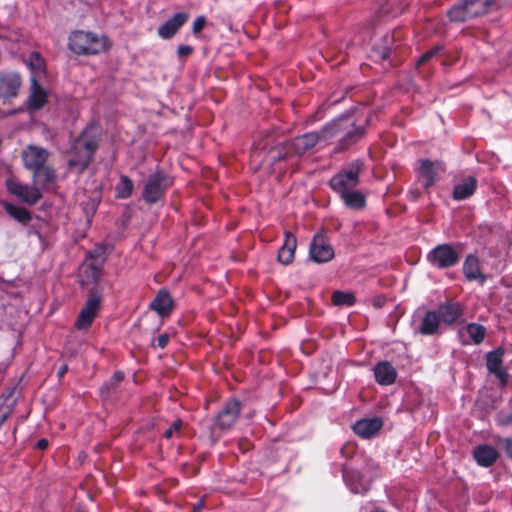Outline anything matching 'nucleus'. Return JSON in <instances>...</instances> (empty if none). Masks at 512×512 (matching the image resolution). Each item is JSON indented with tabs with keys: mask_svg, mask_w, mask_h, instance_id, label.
<instances>
[{
	"mask_svg": "<svg viewBox=\"0 0 512 512\" xmlns=\"http://www.w3.org/2000/svg\"><path fill=\"white\" fill-rule=\"evenodd\" d=\"M460 252L461 248L457 250L451 244H439L427 254V261L439 269L450 268L459 262Z\"/></svg>",
	"mask_w": 512,
	"mask_h": 512,
	"instance_id": "9d476101",
	"label": "nucleus"
},
{
	"mask_svg": "<svg viewBox=\"0 0 512 512\" xmlns=\"http://www.w3.org/2000/svg\"><path fill=\"white\" fill-rule=\"evenodd\" d=\"M27 65L36 79L45 74V61L38 52H31L27 59Z\"/></svg>",
	"mask_w": 512,
	"mask_h": 512,
	"instance_id": "7c9ffc66",
	"label": "nucleus"
},
{
	"mask_svg": "<svg viewBox=\"0 0 512 512\" xmlns=\"http://www.w3.org/2000/svg\"><path fill=\"white\" fill-rule=\"evenodd\" d=\"M68 371V366L66 364H63L59 370H58V377L61 378L64 376V374Z\"/></svg>",
	"mask_w": 512,
	"mask_h": 512,
	"instance_id": "c03bdc74",
	"label": "nucleus"
},
{
	"mask_svg": "<svg viewBox=\"0 0 512 512\" xmlns=\"http://www.w3.org/2000/svg\"><path fill=\"white\" fill-rule=\"evenodd\" d=\"M476 188L477 180L469 176L454 186L452 196L455 200H465L474 194Z\"/></svg>",
	"mask_w": 512,
	"mask_h": 512,
	"instance_id": "cd10ccee",
	"label": "nucleus"
},
{
	"mask_svg": "<svg viewBox=\"0 0 512 512\" xmlns=\"http://www.w3.org/2000/svg\"><path fill=\"white\" fill-rule=\"evenodd\" d=\"M355 296L352 293L342 292V291H335L332 294V302L334 305L337 306H352L355 304Z\"/></svg>",
	"mask_w": 512,
	"mask_h": 512,
	"instance_id": "72a5a7b5",
	"label": "nucleus"
},
{
	"mask_svg": "<svg viewBox=\"0 0 512 512\" xmlns=\"http://www.w3.org/2000/svg\"><path fill=\"white\" fill-rule=\"evenodd\" d=\"M241 403L232 398L228 400L215 417L214 427L219 430L230 429L239 417Z\"/></svg>",
	"mask_w": 512,
	"mask_h": 512,
	"instance_id": "9b49d317",
	"label": "nucleus"
},
{
	"mask_svg": "<svg viewBox=\"0 0 512 512\" xmlns=\"http://www.w3.org/2000/svg\"><path fill=\"white\" fill-rule=\"evenodd\" d=\"M459 336L463 345H468L471 342L478 345L486 336V328L478 323H469L464 329L459 330Z\"/></svg>",
	"mask_w": 512,
	"mask_h": 512,
	"instance_id": "6ab92c4d",
	"label": "nucleus"
},
{
	"mask_svg": "<svg viewBox=\"0 0 512 512\" xmlns=\"http://www.w3.org/2000/svg\"><path fill=\"white\" fill-rule=\"evenodd\" d=\"M48 444H49V443H48V440H46V439H40V440H38V441H37L36 446H37L39 449L44 450V449H46V448L48 447Z\"/></svg>",
	"mask_w": 512,
	"mask_h": 512,
	"instance_id": "37998d69",
	"label": "nucleus"
},
{
	"mask_svg": "<svg viewBox=\"0 0 512 512\" xmlns=\"http://www.w3.org/2000/svg\"><path fill=\"white\" fill-rule=\"evenodd\" d=\"M463 274L468 281H479L483 284L487 277L482 273L480 260L475 254H469L463 263Z\"/></svg>",
	"mask_w": 512,
	"mask_h": 512,
	"instance_id": "a211bd4d",
	"label": "nucleus"
},
{
	"mask_svg": "<svg viewBox=\"0 0 512 512\" xmlns=\"http://www.w3.org/2000/svg\"><path fill=\"white\" fill-rule=\"evenodd\" d=\"M68 48L77 55H96L106 50V38L76 30L69 35Z\"/></svg>",
	"mask_w": 512,
	"mask_h": 512,
	"instance_id": "423d86ee",
	"label": "nucleus"
},
{
	"mask_svg": "<svg viewBox=\"0 0 512 512\" xmlns=\"http://www.w3.org/2000/svg\"><path fill=\"white\" fill-rule=\"evenodd\" d=\"M99 147V139L92 134V128L84 129L71 145V157L68 161L70 169H77L82 173L92 162L94 154Z\"/></svg>",
	"mask_w": 512,
	"mask_h": 512,
	"instance_id": "7ed1b4c3",
	"label": "nucleus"
},
{
	"mask_svg": "<svg viewBox=\"0 0 512 512\" xmlns=\"http://www.w3.org/2000/svg\"><path fill=\"white\" fill-rule=\"evenodd\" d=\"M473 457L479 466L490 467L497 461L499 453L494 447L483 444L475 447Z\"/></svg>",
	"mask_w": 512,
	"mask_h": 512,
	"instance_id": "b1692460",
	"label": "nucleus"
},
{
	"mask_svg": "<svg viewBox=\"0 0 512 512\" xmlns=\"http://www.w3.org/2000/svg\"><path fill=\"white\" fill-rule=\"evenodd\" d=\"M193 52V47L190 45H179L177 49V54L180 58H185L191 55Z\"/></svg>",
	"mask_w": 512,
	"mask_h": 512,
	"instance_id": "58836bf2",
	"label": "nucleus"
},
{
	"mask_svg": "<svg viewBox=\"0 0 512 512\" xmlns=\"http://www.w3.org/2000/svg\"><path fill=\"white\" fill-rule=\"evenodd\" d=\"M440 49H441L440 47L436 46V47L430 49L429 51L425 52L424 54H422L421 57L417 61V65H422V64L426 63L427 61H429L440 51Z\"/></svg>",
	"mask_w": 512,
	"mask_h": 512,
	"instance_id": "e433bc0d",
	"label": "nucleus"
},
{
	"mask_svg": "<svg viewBox=\"0 0 512 512\" xmlns=\"http://www.w3.org/2000/svg\"><path fill=\"white\" fill-rule=\"evenodd\" d=\"M343 477L346 481H350L351 479L350 472L345 467L343 468Z\"/></svg>",
	"mask_w": 512,
	"mask_h": 512,
	"instance_id": "a18cd8bd",
	"label": "nucleus"
},
{
	"mask_svg": "<svg viewBox=\"0 0 512 512\" xmlns=\"http://www.w3.org/2000/svg\"><path fill=\"white\" fill-rule=\"evenodd\" d=\"M5 210L12 218L20 223L26 224L31 220L30 212L24 207L8 203L5 205Z\"/></svg>",
	"mask_w": 512,
	"mask_h": 512,
	"instance_id": "473e14b6",
	"label": "nucleus"
},
{
	"mask_svg": "<svg viewBox=\"0 0 512 512\" xmlns=\"http://www.w3.org/2000/svg\"><path fill=\"white\" fill-rule=\"evenodd\" d=\"M442 171L443 168L440 162H432L428 159L421 160L418 169L419 181L425 189H429L436 184Z\"/></svg>",
	"mask_w": 512,
	"mask_h": 512,
	"instance_id": "4468645a",
	"label": "nucleus"
},
{
	"mask_svg": "<svg viewBox=\"0 0 512 512\" xmlns=\"http://www.w3.org/2000/svg\"><path fill=\"white\" fill-rule=\"evenodd\" d=\"M173 299L167 290L161 289L150 303V308L161 317H167L172 313Z\"/></svg>",
	"mask_w": 512,
	"mask_h": 512,
	"instance_id": "412c9836",
	"label": "nucleus"
},
{
	"mask_svg": "<svg viewBox=\"0 0 512 512\" xmlns=\"http://www.w3.org/2000/svg\"><path fill=\"white\" fill-rule=\"evenodd\" d=\"M183 425V422L181 419H176L172 425L164 432L163 436L166 438V439H170L173 437V435L176 433V432H179L181 427Z\"/></svg>",
	"mask_w": 512,
	"mask_h": 512,
	"instance_id": "c9c22d12",
	"label": "nucleus"
},
{
	"mask_svg": "<svg viewBox=\"0 0 512 512\" xmlns=\"http://www.w3.org/2000/svg\"><path fill=\"white\" fill-rule=\"evenodd\" d=\"M340 197L345 205L352 209H362L366 203L365 196L355 188L340 194Z\"/></svg>",
	"mask_w": 512,
	"mask_h": 512,
	"instance_id": "c756f323",
	"label": "nucleus"
},
{
	"mask_svg": "<svg viewBox=\"0 0 512 512\" xmlns=\"http://www.w3.org/2000/svg\"><path fill=\"white\" fill-rule=\"evenodd\" d=\"M21 77L16 72L0 73V97H15L21 87Z\"/></svg>",
	"mask_w": 512,
	"mask_h": 512,
	"instance_id": "dca6fc26",
	"label": "nucleus"
},
{
	"mask_svg": "<svg viewBox=\"0 0 512 512\" xmlns=\"http://www.w3.org/2000/svg\"><path fill=\"white\" fill-rule=\"evenodd\" d=\"M375 380L378 384L388 386L395 382L397 371L388 361L377 363L373 369Z\"/></svg>",
	"mask_w": 512,
	"mask_h": 512,
	"instance_id": "4be33fe9",
	"label": "nucleus"
},
{
	"mask_svg": "<svg viewBox=\"0 0 512 512\" xmlns=\"http://www.w3.org/2000/svg\"><path fill=\"white\" fill-rule=\"evenodd\" d=\"M206 24V18L204 16H198L192 26V31L194 34H198L204 28Z\"/></svg>",
	"mask_w": 512,
	"mask_h": 512,
	"instance_id": "4c0bfd02",
	"label": "nucleus"
},
{
	"mask_svg": "<svg viewBox=\"0 0 512 512\" xmlns=\"http://www.w3.org/2000/svg\"><path fill=\"white\" fill-rule=\"evenodd\" d=\"M102 273V264H84L81 270L82 284L97 283Z\"/></svg>",
	"mask_w": 512,
	"mask_h": 512,
	"instance_id": "c85d7f7f",
	"label": "nucleus"
},
{
	"mask_svg": "<svg viewBox=\"0 0 512 512\" xmlns=\"http://www.w3.org/2000/svg\"><path fill=\"white\" fill-rule=\"evenodd\" d=\"M172 183V178L165 171L157 169L148 177L144 185L142 192L144 201L148 204L157 203L164 197Z\"/></svg>",
	"mask_w": 512,
	"mask_h": 512,
	"instance_id": "0eeeda50",
	"label": "nucleus"
},
{
	"mask_svg": "<svg viewBox=\"0 0 512 512\" xmlns=\"http://www.w3.org/2000/svg\"><path fill=\"white\" fill-rule=\"evenodd\" d=\"M101 300L102 292L96 287L91 288L88 298L75 321L74 326L77 330L82 331L90 328L100 310Z\"/></svg>",
	"mask_w": 512,
	"mask_h": 512,
	"instance_id": "1a4fd4ad",
	"label": "nucleus"
},
{
	"mask_svg": "<svg viewBox=\"0 0 512 512\" xmlns=\"http://www.w3.org/2000/svg\"><path fill=\"white\" fill-rule=\"evenodd\" d=\"M383 422L380 418H365L358 420L353 425V431L358 436L369 439L373 437L382 427Z\"/></svg>",
	"mask_w": 512,
	"mask_h": 512,
	"instance_id": "aec40b11",
	"label": "nucleus"
},
{
	"mask_svg": "<svg viewBox=\"0 0 512 512\" xmlns=\"http://www.w3.org/2000/svg\"><path fill=\"white\" fill-rule=\"evenodd\" d=\"M123 379L124 373L122 371L114 372L110 380L102 386L101 391L104 392L105 390H109L111 387L120 383Z\"/></svg>",
	"mask_w": 512,
	"mask_h": 512,
	"instance_id": "f704fd0d",
	"label": "nucleus"
},
{
	"mask_svg": "<svg viewBox=\"0 0 512 512\" xmlns=\"http://www.w3.org/2000/svg\"><path fill=\"white\" fill-rule=\"evenodd\" d=\"M363 166L364 164L361 160H354L347 168L341 170L330 179V187L339 195L356 188Z\"/></svg>",
	"mask_w": 512,
	"mask_h": 512,
	"instance_id": "6e6552de",
	"label": "nucleus"
},
{
	"mask_svg": "<svg viewBox=\"0 0 512 512\" xmlns=\"http://www.w3.org/2000/svg\"><path fill=\"white\" fill-rule=\"evenodd\" d=\"M285 240L278 251V261L284 265L292 263L297 247L296 237L289 231H285Z\"/></svg>",
	"mask_w": 512,
	"mask_h": 512,
	"instance_id": "a878e982",
	"label": "nucleus"
},
{
	"mask_svg": "<svg viewBox=\"0 0 512 512\" xmlns=\"http://www.w3.org/2000/svg\"><path fill=\"white\" fill-rule=\"evenodd\" d=\"M31 87H30V95L28 98L29 108L33 110H38L42 108L46 101L48 94L46 90L38 83V80L35 76H31Z\"/></svg>",
	"mask_w": 512,
	"mask_h": 512,
	"instance_id": "393cba45",
	"label": "nucleus"
},
{
	"mask_svg": "<svg viewBox=\"0 0 512 512\" xmlns=\"http://www.w3.org/2000/svg\"><path fill=\"white\" fill-rule=\"evenodd\" d=\"M500 424L502 425H512V414L503 415L500 418Z\"/></svg>",
	"mask_w": 512,
	"mask_h": 512,
	"instance_id": "79ce46f5",
	"label": "nucleus"
},
{
	"mask_svg": "<svg viewBox=\"0 0 512 512\" xmlns=\"http://www.w3.org/2000/svg\"><path fill=\"white\" fill-rule=\"evenodd\" d=\"M504 351L501 348L490 351L486 354V367L490 374L497 377L500 383L504 386L508 382V373L502 366V358Z\"/></svg>",
	"mask_w": 512,
	"mask_h": 512,
	"instance_id": "2eb2a0df",
	"label": "nucleus"
},
{
	"mask_svg": "<svg viewBox=\"0 0 512 512\" xmlns=\"http://www.w3.org/2000/svg\"><path fill=\"white\" fill-rule=\"evenodd\" d=\"M327 143L328 140L323 127L319 132L305 133L295 137L283 147L271 149L268 153V160L279 161L286 158L290 153L301 156L311 151L317 144L326 145Z\"/></svg>",
	"mask_w": 512,
	"mask_h": 512,
	"instance_id": "20e7f679",
	"label": "nucleus"
},
{
	"mask_svg": "<svg viewBox=\"0 0 512 512\" xmlns=\"http://www.w3.org/2000/svg\"><path fill=\"white\" fill-rule=\"evenodd\" d=\"M310 258L316 263H326L334 258V250L321 233L315 234L309 248Z\"/></svg>",
	"mask_w": 512,
	"mask_h": 512,
	"instance_id": "ddd939ff",
	"label": "nucleus"
},
{
	"mask_svg": "<svg viewBox=\"0 0 512 512\" xmlns=\"http://www.w3.org/2000/svg\"><path fill=\"white\" fill-rule=\"evenodd\" d=\"M193 512H197V510L195 509Z\"/></svg>",
	"mask_w": 512,
	"mask_h": 512,
	"instance_id": "49530a36",
	"label": "nucleus"
},
{
	"mask_svg": "<svg viewBox=\"0 0 512 512\" xmlns=\"http://www.w3.org/2000/svg\"><path fill=\"white\" fill-rule=\"evenodd\" d=\"M440 319L436 311H427L420 325L416 328V332L422 335H434L438 333Z\"/></svg>",
	"mask_w": 512,
	"mask_h": 512,
	"instance_id": "bb28decb",
	"label": "nucleus"
},
{
	"mask_svg": "<svg viewBox=\"0 0 512 512\" xmlns=\"http://www.w3.org/2000/svg\"><path fill=\"white\" fill-rule=\"evenodd\" d=\"M189 14L186 12H179L174 14L165 23L159 26L157 33L162 39H171L178 30L188 21Z\"/></svg>",
	"mask_w": 512,
	"mask_h": 512,
	"instance_id": "f3484780",
	"label": "nucleus"
},
{
	"mask_svg": "<svg viewBox=\"0 0 512 512\" xmlns=\"http://www.w3.org/2000/svg\"><path fill=\"white\" fill-rule=\"evenodd\" d=\"M502 443L506 455L512 460V438H504Z\"/></svg>",
	"mask_w": 512,
	"mask_h": 512,
	"instance_id": "ea45409f",
	"label": "nucleus"
},
{
	"mask_svg": "<svg viewBox=\"0 0 512 512\" xmlns=\"http://www.w3.org/2000/svg\"><path fill=\"white\" fill-rule=\"evenodd\" d=\"M369 115L346 114L324 126L327 140L338 138L336 151H344L358 142L369 125Z\"/></svg>",
	"mask_w": 512,
	"mask_h": 512,
	"instance_id": "f257e3e1",
	"label": "nucleus"
},
{
	"mask_svg": "<svg viewBox=\"0 0 512 512\" xmlns=\"http://www.w3.org/2000/svg\"><path fill=\"white\" fill-rule=\"evenodd\" d=\"M169 342V335L167 333L161 334L157 338V346L161 349L165 348Z\"/></svg>",
	"mask_w": 512,
	"mask_h": 512,
	"instance_id": "a19ab883",
	"label": "nucleus"
},
{
	"mask_svg": "<svg viewBox=\"0 0 512 512\" xmlns=\"http://www.w3.org/2000/svg\"><path fill=\"white\" fill-rule=\"evenodd\" d=\"M49 151L34 145H29L22 151L24 167L32 173L33 184L48 188L57 178L53 168L46 165Z\"/></svg>",
	"mask_w": 512,
	"mask_h": 512,
	"instance_id": "f03ea898",
	"label": "nucleus"
},
{
	"mask_svg": "<svg viewBox=\"0 0 512 512\" xmlns=\"http://www.w3.org/2000/svg\"><path fill=\"white\" fill-rule=\"evenodd\" d=\"M437 314L440 321L453 324L463 316V307L460 303L447 302L439 306Z\"/></svg>",
	"mask_w": 512,
	"mask_h": 512,
	"instance_id": "5701e85b",
	"label": "nucleus"
},
{
	"mask_svg": "<svg viewBox=\"0 0 512 512\" xmlns=\"http://www.w3.org/2000/svg\"><path fill=\"white\" fill-rule=\"evenodd\" d=\"M134 189L132 180L126 176L121 175L119 182L115 186L116 197L118 199H127L131 196Z\"/></svg>",
	"mask_w": 512,
	"mask_h": 512,
	"instance_id": "2f4dec72",
	"label": "nucleus"
},
{
	"mask_svg": "<svg viewBox=\"0 0 512 512\" xmlns=\"http://www.w3.org/2000/svg\"><path fill=\"white\" fill-rule=\"evenodd\" d=\"M498 8L497 0H462L448 11V17L453 22H465L484 16Z\"/></svg>",
	"mask_w": 512,
	"mask_h": 512,
	"instance_id": "39448f33",
	"label": "nucleus"
},
{
	"mask_svg": "<svg viewBox=\"0 0 512 512\" xmlns=\"http://www.w3.org/2000/svg\"><path fill=\"white\" fill-rule=\"evenodd\" d=\"M36 185L22 184L15 179H8L6 181V187L11 194L31 205L36 204L42 196L40 189Z\"/></svg>",
	"mask_w": 512,
	"mask_h": 512,
	"instance_id": "f8f14e48",
	"label": "nucleus"
}]
</instances>
